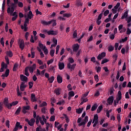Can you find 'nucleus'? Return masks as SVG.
<instances>
[{"label":"nucleus","mask_w":131,"mask_h":131,"mask_svg":"<svg viewBox=\"0 0 131 131\" xmlns=\"http://www.w3.org/2000/svg\"><path fill=\"white\" fill-rule=\"evenodd\" d=\"M10 0H7V4L8 6L9 7L7 8V13L8 14H10L11 16H12V14L15 11V9L18 7V2H14V3H10L11 7H10Z\"/></svg>","instance_id":"obj_1"},{"label":"nucleus","mask_w":131,"mask_h":131,"mask_svg":"<svg viewBox=\"0 0 131 131\" xmlns=\"http://www.w3.org/2000/svg\"><path fill=\"white\" fill-rule=\"evenodd\" d=\"M68 61L69 63L67 64V68H68V69H71V71H73L75 69V67H76V64H73V63H74V59L72 57H70L68 58ZM71 64H73L71 65Z\"/></svg>","instance_id":"obj_2"},{"label":"nucleus","mask_w":131,"mask_h":131,"mask_svg":"<svg viewBox=\"0 0 131 131\" xmlns=\"http://www.w3.org/2000/svg\"><path fill=\"white\" fill-rule=\"evenodd\" d=\"M81 120H82L81 117L78 118L77 120V123L79 124H78V126H83V127H84V125H85L88 121H89V116H86L84 117L83 121L81 122Z\"/></svg>","instance_id":"obj_3"},{"label":"nucleus","mask_w":131,"mask_h":131,"mask_svg":"<svg viewBox=\"0 0 131 131\" xmlns=\"http://www.w3.org/2000/svg\"><path fill=\"white\" fill-rule=\"evenodd\" d=\"M41 23L43 25H50V24H52V23L53 27H54L57 25V22L55 19H52L51 20H50L49 21L42 20L41 21Z\"/></svg>","instance_id":"obj_4"},{"label":"nucleus","mask_w":131,"mask_h":131,"mask_svg":"<svg viewBox=\"0 0 131 131\" xmlns=\"http://www.w3.org/2000/svg\"><path fill=\"white\" fill-rule=\"evenodd\" d=\"M99 117L98 116V115H95L94 116V118L92 121V123H94L93 124V127H96L97 126V124L99 123Z\"/></svg>","instance_id":"obj_5"},{"label":"nucleus","mask_w":131,"mask_h":131,"mask_svg":"<svg viewBox=\"0 0 131 131\" xmlns=\"http://www.w3.org/2000/svg\"><path fill=\"white\" fill-rule=\"evenodd\" d=\"M106 57V53L102 52L101 54H99L98 56L97 57V60L99 61H101L102 59L105 58Z\"/></svg>","instance_id":"obj_6"},{"label":"nucleus","mask_w":131,"mask_h":131,"mask_svg":"<svg viewBox=\"0 0 131 131\" xmlns=\"http://www.w3.org/2000/svg\"><path fill=\"white\" fill-rule=\"evenodd\" d=\"M106 102L108 104L112 105L113 104V102H114V97L110 96L107 99Z\"/></svg>","instance_id":"obj_7"},{"label":"nucleus","mask_w":131,"mask_h":131,"mask_svg":"<svg viewBox=\"0 0 131 131\" xmlns=\"http://www.w3.org/2000/svg\"><path fill=\"white\" fill-rule=\"evenodd\" d=\"M18 43L19 45V48L21 50H24L25 46L24 45V40L23 39H19Z\"/></svg>","instance_id":"obj_8"},{"label":"nucleus","mask_w":131,"mask_h":131,"mask_svg":"<svg viewBox=\"0 0 131 131\" xmlns=\"http://www.w3.org/2000/svg\"><path fill=\"white\" fill-rule=\"evenodd\" d=\"M122 98V96H121V91H119L118 92V95L116 98L117 103H119V101H120V100H121Z\"/></svg>","instance_id":"obj_9"},{"label":"nucleus","mask_w":131,"mask_h":131,"mask_svg":"<svg viewBox=\"0 0 131 131\" xmlns=\"http://www.w3.org/2000/svg\"><path fill=\"white\" fill-rule=\"evenodd\" d=\"M36 68V64L34 63L31 67H29V70L30 73H33L34 70H35Z\"/></svg>","instance_id":"obj_10"},{"label":"nucleus","mask_w":131,"mask_h":131,"mask_svg":"<svg viewBox=\"0 0 131 131\" xmlns=\"http://www.w3.org/2000/svg\"><path fill=\"white\" fill-rule=\"evenodd\" d=\"M20 80L23 81V82H27V80H28V78L24 75H20Z\"/></svg>","instance_id":"obj_11"},{"label":"nucleus","mask_w":131,"mask_h":131,"mask_svg":"<svg viewBox=\"0 0 131 131\" xmlns=\"http://www.w3.org/2000/svg\"><path fill=\"white\" fill-rule=\"evenodd\" d=\"M27 86L26 85V84H25V82H21L20 85V90L21 92H24V91H25V88L27 87Z\"/></svg>","instance_id":"obj_12"},{"label":"nucleus","mask_w":131,"mask_h":131,"mask_svg":"<svg viewBox=\"0 0 131 131\" xmlns=\"http://www.w3.org/2000/svg\"><path fill=\"white\" fill-rule=\"evenodd\" d=\"M9 74H10V70H9V69H7L5 74L2 75L1 77H3V79H5V77H8Z\"/></svg>","instance_id":"obj_13"},{"label":"nucleus","mask_w":131,"mask_h":131,"mask_svg":"<svg viewBox=\"0 0 131 131\" xmlns=\"http://www.w3.org/2000/svg\"><path fill=\"white\" fill-rule=\"evenodd\" d=\"M4 104L5 105V107L7 108H9V106L10 105V103H9V99L8 98H5L4 100Z\"/></svg>","instance_id":"obj_14"},{"label":"nucleus","mask_w":131,"mask_h":131,"mask_svg":"<svg viewBox=\"0 0 131 131\" xmlns=\"http://www.w3.org/2000/svg\"><path fill=\"white\" fill-rule=\"evenodd\" d=\"M17 104H18V101H13L11 103H9L8 109L10 110L12 109V106H16V105H17Z\"/></svg>","instance_id":"obj_15"},{"label":"nucleus","mask_w":131,"mask_h":131,"mask_svg":"<svg viewBox=\"0 0 131 131\" xmlns=\"http://www.w3.org/2000/svg\"><path fill=\"white\" fill-rule=\"evenodd\" d=\"M79 49V45H78V43H76L73 46V52H77Z\"/></svg>","instance_id":"obj_16"},{"label":"nucleus","mask_w":131,"mask_h":131,"mask_svg":"<svg viewBox=\"0 0 131 131\" xmlns=\"http://www.w3.org/2000/svg\"><path fill=\"white\" fill-rule=\"evenodd\" d=\"M61 91L62 89H61L60 88H57L54 90V93L56 94L57 96H59V95L61 94Z\"/></svg>","instance_id":"obj_17"},{"label":"nucleus","mask_w":131,"mask_h":131,"mask_svg":"<svg viewBox=\"0 0 131 131\" xmlns=\"http://www.w3.org/2000/svg\"><path fill=\"white\" fill-rule=\"evenodd\" d=\"M41 32H42V33H54V31L53 30L48 31L47 29H44L41 30Z\"/></svg>","instance_id":"obj_18"},{"label":"nucleus","mask_w":131,"mask_h":131,"mask_svg":"<svg viewBox=\"0 0 131 131\" xmlns=\"http://www.w3.org/2000/svg\"><path fill=\"white\" fill-rule=\"evenodd\" d=\"M31 100L32 102H36L37 99L35 98V94L32 93L31 95Z\"/></svg>","instance_id":"obj_19"},{"label":"nucleus","mask_w":131,"mask_h":131,"mask_svg":"<svg viewBox=\"0 0 131 131\" xmlns=\"http://www.w3.org/2000/svg\"><path fill=\"white\" fill-rule=\"evenodd\" d=\"M83 4L81 2V0H77L76 2V6L77 7H82Z\"/></svg>","instance_id":"obj_20"},{"label":"nucleus","mask_w":131,"mask_h":131,"mask_svg":"<svg viewBox=\"0 0 131 131\" xmlns=\"http://www.w3.org/2000/svg\"><path fill=\"white\" fill-rule=\"evenodd\" d=\"M58 66L60 70H63L65 67V64L63 62H59Z\"/></svg>","instance_id":"obj_21"},{"label":"nucleus","mask_w":131,"mask_h":131,"mask_svg":"<svg viewBox=\"0 0 131 131\" xmlns=\"http://www.w3.org/2000/svg\"><path fill=\"white\" fill-rule=\"evenodd\" d=\"M57 82H58L59 83H62L63 81V78H62L61 76L58 75L57 77Z\"/></svg>","instance_id":"obj_22"},{"label":"nucleus","mask_w":131,"mask_h":131,"mask_svg":"<svg viewBox=\"0 0 131 131\" xmlns=\"http://www.w3.org/2000/svg\"><path fill=\"white\" fill-rule=\"evenodd\" d=\"M82 111H83V107L77 108L76 110V112L78 114H81V113H82Z\"/></svg>","instance_id":"obj_23"},{"label":"nucleus","mask_w":131,"mask_h":131,"mask_svg":"<svg viewBox=\"0 0 131 131\" xmlns=\"http://www.w3.org/2000/svg\"><path fill=\"white\" fill-rule=\"evenodd\" d=\"M57 67L56 66H53L51 65L49 68V71H54L55 72V69Z\"/></svg>","instance_id":"obj_24"},{"label":"nucleus","mask_w":131,"mask_h":131,"mask_svg":"<svg viewBox=\"0 0 131 131\" xmlns=\"http://www.w3.org/2000/svg\"><path fill=\"white\" fill-rule=\"evenodd\" d=\"M29 19H32L33 18V14L32 11H30L28 14V17Z\"/></svg>","instance_id":"obj_25"},{"label":"nucleus","mask_w":131,"mask_h":131,"mask_svg":"<svg viewBox=\"0 0 131 131\" xmlns=\"http://www.w3.org/2000/svg\"><path fill=\"white\" fill-rule=\"evenodd\" d=\"M6 55H7L8 57H10V58H12V57H13V52H12L11 51H7Z\"/></svg>","instance_id":"obj_26"},{"label":"nucleus","mask_w":131,"mask_h":131,"mask_svg":"<svg viewBox=\"0 0 131 131\" xmlns=\"http://www.w3.org/2000/svg\"><path fill=\"white\" fill-rule=\"evenodd\" d=\"M21 109L22 108L21 107V106H19L18 108H17L15 114H16V115H19V114H20V112H21Z\"/></svg>","instance_id":"obj_27"},{"label":"nucleus","mask_w":131,"mask_h":131,"mask_svg":"<svg viewBox=\"0 0 131 131\" xmlns=\"http://www.w3.org/2000/svg\"><path fill=\"white\" fill-rule=\"evenodd\" d=\"M128 17V12L127 11H126L124 13V15L122 16L121 19H123L124 18H127Z\"/></svg>","instance_id":"obj_28"},{"label":"nucleus","mask_w":131,"mask_h":131,"mask_svg":"<svg viewBox=\"0 0 131 131\" xmlns=\"http://www.w3.org/2000/svg\"><path fill=\"white\" fill-rule=\"evenodd\" d=\"M72 14L71 13H63V17H66V18H70V17H72Z\"/></svg>","instance_id":"obj_29"},{"label":"nucleus","mask_w":131,"mask_h":131,"mask_svg":"<svg viewBox=\"0 0 131 131\" xmlns=\"http://www.w3.org/2000/svg\"><path fill=\"white\" fill-rule=\"evenodd\" d=\"M31 58L32 59H33V58H34V57H35V52H34L33 51V48H32L31 49Z\"/></svg>","instance_id":"obj_30"},{"label":"nucleus","mask_w":131,"mask_h":131,"mask_svg":"<svg viewBox=\"0 0 131 131\" xmlns=\"http://www.w3.org/2000/svg\"><path fill=\"white\" fill-rule=\"evenodd\" d=\"M108 52H112L114 50V47L112 46V45H110L107 48Z\"/></svg>","instance_id":"obj_31"},{"label":"nucleus","mask_w":131,"mask_h":131,"mask_svg":"<svg viewBox=\"0 0 131 131\" xmlns=\"http://www.w3.org/2000/svg\"><path fill=\"white\" fill-rule=\"evenodd\" d=\"M18 66H19V65L17 63H14L13 66V71H17V68H18Z\"/></svg>","instance_id":"obj_32"},{"label":"nucleus","mask_w":131,"mask_h":131,"mask_svg":"<svg viewBox=\"0 0 131 131\" xmlns=\"http://www.w3.org/2000/svg\"><path fill=\"white\" fill-rule=\"evenodd\" d=\"M59 29L60 31H63V30H64L65 29V25L63 24H61L60 25Z\"/></svg>","instance_id":"obj_33"},{"label":"nucleus","mask_w":131,"mask_h":131,"mask_svg":"<svg viewBox=\"0 0 131 131\" xmlns=\"http://www.w3.org/2000/svg\"><path fill=\"white\" fill-rule=\"evenodd\" d=\"M97 108H98V105H97L96 104H94L91 108V111H95L97 110Z\"/></svg>","instance_id":"obj_34"},{"label":"nucleus","mask_w":131,"mask_h":131,"mask_svg":"<svg viewBox=\"0 0 131 131\" xmlns=\"http://www.w3.org/2000/svg\"><path fill=\"white\" fill-rule=\"evenodd\" d=\"M48 80L50 83H53V82L55 80V77H54V76H52L48 79Z\"/></svg>","instance_id":"obj_35"},{"label":"nucleus","mask_w":131,"mask_h":131,"mask_svg":"<svg viewBox=\"0 0 131 131\" xmlns=\"http://www.w3.org/2000/svg\"><path fill=\"white\" fill-rule=\"evenodd\" d=\"M18 126H19V122H16L15 126L14 127V128L13 129V131L18 130Z\"/></svg>","instance_id":"obj_36"},{"label":"nucleus","mask_w":131,"mask_h":131,"mask_svg":"<svg viewBox=\"0 0 131 131\" xmlns=\"http://www.w3.org/2000/svg\"><path fill=\"white\" fill-rule=\"evenodd\" d=\"M38 46H39L40 49H41V50H46V46H43L42 43H39Z\"/></svg>","instance_id":"obj_37"},{"label":"nucleus","mask_w":131,"mask_h":131,"mask_svg":"<svg viewBox=\"0 0 131 131\" xmlns=\"http://www.w3.org/2000/svg\"><path fill=\"white\" fill-rule=\"evenodd\" d=\"M102 109H103V106L102 105L99 106L97 110V113H100L101 111H102Z\"/></svg>","instance_id":"obj_38"},{"label":"nucleus","mask_w":131,"mask_h":131,"mask_svg":"<svg viewBox=\"0 0 131 131\" xmlns=\"http://www.w3.org/2000/svg\"><path fill=\"white\" fill-rule=\"evenodd\" d=\"M50 54L51 57H54V55H55V50H51L50 52Z\"/></svg>","instance_id":"obj_39"},{"label":"nucleus","mask_w":131,"mask_h":131,"mask_svg":"<svg viewBox=\"0 0 131 131\" xmlns=\"http://www.w3.org/2000/svg\"><path fill=\"white\" fill-rule=\"evenodd\" d=\"M107 62H109V59H107V58H104L102 60L101 64L102 65H103V64H105V63H107Z\"/></svg>","instance_id":"obj_40"},{"label":"nucleus","mask_w":131,"mask_h":131,"mask_svg":"<svg viewBox=\"0 0 131 131\" xmlns=\"http://www.w3.org/2000/svg\"><path fill=\"white\" fill-rule=\"evenodd\" d=\"M57 105H64L65 104V100H62L61 101H59L58 102H57Z\"/></svg>","instance_id":"obj_41"},{"label":"nucleus","mask_w":131,"mask_h":131,"mask_svg":"<svg viewBox=\"0 0 131 131\" xmlns=\"http://www.w3.org/2000/svg\"><path fill=\"white\" fill-rule=\"evenodd\" d=\"M94 79H95V81H96V82H99V76L98 75H95L94 76Z\"/></svg>","instance_id":"obj_42"},{"label":"nucleus","mask_w":131,"mask_h":131,"mask_svg":"<svg viewBox=\"0 0 131 131\" xmlns=\"http://www.w3.org/2000/svg\"><path fill=\"white\" fill-rule=\"evenodd\" d=\"M114 88L112 87L110 89V95H112L113 94H114Z\"/></svg>","instance_id":"obj_43"},{"label":"nucleus","mask_w":131,"mask_h":131,"mask_svg":"<svg viewBox=\"0 0 131 131\" xmlns=\"http://www.w3.org/2000/svg\"><path fill=\"white\" fill-rule=\"evenodd\" d=\"M83 36H84V34H82V35L81 36V37L77 40L79 43H80V42H81V39H82V37H83Z\"/></svg>","instance_id":"obj_44"},{"label":"nucleus","mask_w":131,"mask_h":131,"mask_svg":"<svg viewBox=\"0 0 131 131\" xmlns=\"http://www.w3.org/2000/svg\"><path fill=\"white\" fill-rule=\"evenodd\" d=\"M110 11L109 10H106L105 11H104V12L103 13V16H104V17H106V16H107L108 14L110 13Z\"/></svg>","instance_id":"obj_45"},{"label":"nucleus","mask_w":131,"mask_h":131,"mask_svg":"<svg viewBox=\"0 0 131 131\" xmlns=\"http://www.w3.org/2000/svg\"><path fill=\"white\" fill-rule=\"evenodd\" d=\"M117 119L119 122V123H120V120H121V117L119 114H118L117 116Z\"/></svg>","instance_id":"obj_46"},{"label":"nucleus","mask_w":131,"mask_h":131,"mask_svg":"<svg viewBox=\"0 0 131 131\" xmlns=\"http://www.w3.org/2000/svg\"><path fill=\"white\" fill-rule=\"evenodd\" d=\"M5 58L7 64H10V59H9V57H8V56H6Z\"/></svg>","instance_id":"obj_47"},{"label":"nucleus","mask_w":131,"mask_h":131,"mask_svg":"<svg viewBox=\"0 0 131 131\" xmlns=\"http://www.w3.org/2000/svg\"><path fill=\"white\" fill-rule=\"evenodd\" d=\"M81 101H83L84 103H86V102H88V101H89V99H88V98H84L83 97H81Z\"/></svg>","instance_id":"obj_48"},{"label":"nucleus","mask_w":131,"mask_h":131,"mask_svg":"<svg viewBox=\"0 0 131 131\" xmlns=\"http://www.w3.org/2000/svg\"><path fill=\"white\" fill-rule=\"evenodd\" d=\"M59 49H60V46L58 45L56 48V52H55L56 55H58V53H59Z\"/></svg>","instance_id":"obj_49"},{"label":"nucleus","mask_w":131,"mask_h":131,"mask_svg":"<svg viewBox=\"0 0 131 131\" xmlns=\"http://www.w3.org/2000/svg\"><path fill=\"white\" fill-rule=\"evenodd\" d=\"M47 105H48V104L47 103V102L43 101L42 103H41L40 104V107H44V106H47Z\"/></svg>","instance_id":"obj_50"},{"label":"nucleus","mask_w":131,"mask_h":131,"mask_svg":"<svg viewBox=\"0 0 131 131\" xmlns=\"http://www.w3.org/2000/svg\"><path fill=\"white\" fill-rule=\"evenodd\" d=\"M74 92L73 91H71L69 92V95L70 97H74Z\"/></svg>","instance_id":"obj_51"},{"label":"nucleus","mask_w":131,"mask_h":131,"mask_svg":"<svg viewBox=\"0 0 131 131\" xmlns=\"http://www.w3.org/2000/svg\"><path fill=\"white\" fill-rule=\"evenodd\" d=\"M92 122L93 120H92V119H90L87 124L88 127H90V126H91V124H92Z\"/></svg>","instance_id":"obj_52"},{"label":"nucleus","mask_w":131,"mask_h":131,"mask_svg":"<svg viewBox=\"0 0 131 131\" xmlns=\"http://www.w3.org/2000/svg\"><path fill=\"white\" fill-rule=\"evenodd\" d=\"M127 37H125L124 38H122L121 40L120 41V42H125L127 40Z\"/></svg>","instance_id":"obj_53"},{"label":"nucleus","mask_w":131,"mask_h":131,"mask_svg":"<svg viewBox=\"0 0 131 131\" xmlns=\"http://www.w3.org/2000/svg\"><path fill=\"white\" fill-rule=\"evenodd\" d=\"M120 7V3H117L116 6L114 7V9L115 10H117L118 9V7Z\"/></svg>","instance_id":"obj_54"},{"label":"nucleus","mask_w":131,"mask_h":131,"mask_svg":"<svg viewBox=\"0 0 131 131\" xmlns=\"http://www.w3.org/2000/svg\"><path fill=\"white\" fill-rule=\"evenodd\" d=\"M17 6L19 8H23V3H22V2H18Z\"/></svg>","instance_id":"obj_55"},{"label":"nucleus","mask_w":131,"mask_h":131,"mask_svg":"<svg viewBox=\"0 0 131 131\" xmlns=\"http://www.w3.org/2000/svg\"><path fill=\"white\" fill-rule=\"evenodd\" d=\"M96 72H97V73H99V72H101V67H96Z\"/></svg>","instance_id":"obj_56"},{"label":"nucleus","mask_w":131,"mask_h":131,"mask_svg":"<svg viewBox=\"0 0 131 131\" xmlns=\"http://www.w3.org/2000/svg\"><path fill=\"white\" fill-rule=\"evenodd\" d=\"M6 126L8 128H10V121L7 120L6 122Z\"/></svg>","instance_id":"obj_57"},{"label":"nucleus","mask_w":131,"mask_h":131,"mask_svg":"<svg viewBox=\"0 0 131 131\" xmlns=\"http://www.w3.org/2000/svg\"><path fill=\"white\" fill-rule=\"evenodd\" d=\"M54 62V59H51L47 61L48 65H50V64H52Z\"/></svg>","instance_id":"obj_58"},{"label":"nucleus","mask_w":131,"mask_h":131,"mask_svg":"<svg viewBox=\"0 0 131 131\" xmlns=\"http://www.w3.org/2000/svg\"><path fill=\"white\" fill-rule=\"evenodd\" d=\"M29 89H32L33 86V82H29Z\"/></svg>","instance_id":"obj_59"},{"label":"nucleus","mask_w":131,"mask_h":131,"mask_svg":"<svg viewBox=\"0 0 131 131\" xmlns=\"http://www.w3.org/2000/svg\"><path fill=\"white\" fill-rule=\"evenodd\" d=\"M68 91H72V88H71V84H69L67 86Z\"/></svg>","instance_id":"obj_60"},{"label":"nucleus","mask_w":131,"mask_h":131,"mask_svg":"<svg viewBox=\"0 0 131 131\" xmlns=\"http://www.w3.org/2000/svg\"><path fill=\"white\" fill-rule=\"evenodd\" d=\"M123 29V25H120L119 26H118V29H119V31H121V30L122 29Z\"/></svg>","instance_id":"obj_61"},{"label":"nucleus","mask_w":131,"mask_h":131,"mask_svg":"<svg viewBox=\"0 0 131 131\" xmlns=\"http://www.w3.org/2000/svg\"><path fill=\"white\" fill-rule=\"evenodd\" d=\"M46 110H47V108L46 107H43L41 109V112L46 114Z\"/></svg>","instance_id":"obj_62"},{"label":"nucleus","mask_w":131,"mask_h":131,"mask_svg":"<svg viewBox=\"0 0 131 131\" xmlns=\"http://www.w3.org/2000/svg\"><path fill=\"white\" fill-rule=\"evenodd\" d=\"M91 62H93V63H95L96 61V57H93L91 58Z\"/></svg>","instance_id":"obj_63"},{"label":"nucleus","mask_w":131,"mask_h":131,"mask_svg":"<svg viewBox=\"0 0 131 131\" xmlns=\"http://www.w3.org/2000/svg\"><path fill=\"white\" fill-rule=\"evenodd\" d=\"M127 20V23H130L131 22V16H128Z\"/></svg>","instance_id":"obj_64"}]
</instances>
